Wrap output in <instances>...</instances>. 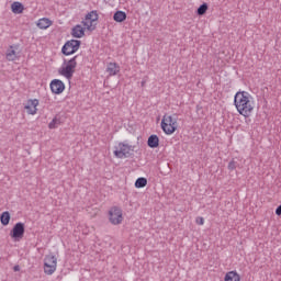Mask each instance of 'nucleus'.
Returning a JSON list of instances; mask_svg holds the SVG:
<instances>
[{
  "label": "nucleus",
  "mask_w": 281,
  "mask_h": 281,
  "mask_svg": "<svg viewBox=\"0 0 281 281\" xmlns=\"http://www.w3.org/2000/svg\"><path fill=\"white\" fill-rule=\"evenodd\" d=\"M234 105L239 115L243 117H251L256 111V99L251 93L239 90L234 95Z\"/></svg>",
  "instance_id": "1"
},
{
  "label": "nucleus",
  "mask_w": 281,
  "mask_h": 281,
  "mask_svg": "<svg viewBox=\"0 0 281 281\" xmlns=\"http://www.w3.org/2000/svg\"><path fill=\"white\" fill-rule=\"evenodd\" d=\"M160 127L165 135H175L179 128V119L177 114H165L161 119Z\"/></svg>",
  "instance_id": "2"
},
{
  "label": "nucleus",
  "mask_w": 281,
  "mask_h": 281,
  "mask_svg": "<svg viewBox=\"0 0 281 281\" xmlns=\"http://www.w3.org/2000/svg\"><path fill=\"white\" fill-rule=\"evenodd\" d=\"M76 67H78V55L70 59H65L63 65L58 68V74L66 78V80H71L74 74H76Z\"/></svg>",
  "instance_id": "3"
},
{
  "label": "nucleus",
  "mask_w": 281,
  "mask_h": 281,
  "mask_svg": "<svg viewBox=\"0 0 281 281\" xmlns=\"http://www.w3.org/2000/svg\"><path fill=\"white\" fill-rule=\"evenodd\" d=\"M135 153V146L128 144L127 142L119 143L114 147V156L117 159H126V157H131Z\"/></svg>",
  "instance_id": "4"
},
{
  "label": "nucleus",
  "mask_w": 281,
  "mask_h": 281,
  "mask_svg": "<svg viewBox=\"0 0 281 281\" xmlns=\"http://www.w3.org/2000/svg\"><path fill=\"white\" fill-rule=\"evenodd\" d=\"M108 221L111 225L117 226L124 223V211L120 206H112L108 211Z\"/></svg>",
  "instance_id": "5"
},
{
  "label": "nucleus",
  "mask_w": 281,
  "mask_h": 281,
  "mask_svg": "<svg viewBox=\"0 0 281 281\" xmlns=\"http://www.w3.org/2000/svg\"><path fill=\"white\" fill-rule=\"evenodd\" d=\"M58 267V259L54 255H47L44 258V273L46 276H54L56 273V269Z\"/></svg>",
  "instance_id": "6"
},
{
  "label": "nucleus",
  "mask_w": 281,
  "mask_h": 281,
  "mask_svg": "<svg viewBox=\"0 0 281 281\" xmlns=\"http://www.w3.org/2000/svg\"><path fill=\"white\" fill-rule=\"evenodd\" d=\"M98 11H91L89 12L85 20L81 22L85 30H87L88 32H93V30H95L97 25H98Z\"/></svg>",
  "instance_id": "7"
},
{
  "label": "nucleus",
  "mask_w": 281,
  "mask_h": 281,
  "mask_svg": "<svg viewBox=\"0 0 281 281\" xmlns=\"http://www.w3.org/2000/svg\"><path fill=\"white\" fill-rule=\"evenodd\" d=\"M25 236V224L23 222H18L10 232V237L14 243L23 240Z\"/></svg>",
  "instance_id": "8"
},
{
  "label": "nucleus",
  "mask_w": 281,
  "mask_h": 281,
  "mask_svg": "<svg viewBox=\"0 0 281 281\" xmlns=\"http://www.w3.org/2000/svg\"><path fill=\"white\" fill-rule=\"evenodd\" d=\"M80 44L81 43L78 40H70L65 43V45L61 48V53L64 54V56H71L76 54L78 49H80Z\"/></svg>",
  "instance_id": "9"
},
{
  "label": "nucleus",
  "mask_w": 281,
  "mask_h": 281,
  "mask_svg": "<svg viewBox=\"0 0 281 281\" xmlns=\"http://www.w3.org/2000/svg\"><path fill=\"white\" fill-rule=\"evenodd\" d=\"M38 104H41L38 99H29L23 103L24 111H26L27 115H36L38 113Z\"/></svg>",
  "instance_id": "10"
},
{
  "label": "nucleus",
  "mask_w": 281,
  "mask_h": 281,
  "mask_svg": "<svg viewBox=\"0 0 281 281\" xmlns=\"http://www.w3.org/2000/svg\"><path fill=\"white\" fill-rule=\"evenodd\" d=\"M49 88L54 95H60L65 91V82L60 79H53L49 83Z\"/></svg>",
  "instance_id": "11"
},
{
  "label": "nucleus",
  "mask_w": 281,
  "mask_h": 281,
  "mask_svg": "<svg viewBox=\"0 0 281 281\" xmlns=\"http://www.w3.org/2000/svg\"><path fill=\"white\" fill-rule=\"evenodd\" d=\"M105 71L110 77L117 76V74L121 71L120 64L113 61L109 63L106 65Z\"/></svg>",
  "instance_id": "12"
},
{
  "label": "nucleus",
  "mask_w": 281,
  "mask_h": 281,
  "mask_svg": "<svg viewBox=\"0 0 281 281\" xmlns=\"http://www.w3.org/2000/svg\"><path fill=\"white\" fill-rule=\"evenodd\" d=\"M52 25H54V22L49 18H41L36 22V27H38V30H48Z\"/></svg>",
  "instance_id": "13"
},
{
  "label": "nucleus",
  "mask_w": 281,
  "mask_h": 281,
  "mask_svg": "<svg viewBox=\"0 0 281 281\" xmlns=\"http://www.w3.org/2000/svg\"><path fill=\"white\" fill-rule=\"evenodd\" d=\"M85 27H82V25L77 24L72 30H71V35L74 36V38H82V36H85Z\"/></svg>",
  "instance_id": "14"
},
{
  "label": "nucleus",
  "mask_w": 281,
  "mask_h": 281,
  "mask_svg": "<svg viewBox=\"0 0 281 281\" xmlns=\"http://www.w3.org/2000/svg\"><path fill=\"white\" fill-rule=\"evenodd\" d=\"M224 281H240V274L236 270L226 272Z\"/></svg>",
  "instance_id": "15"
},
{
  "label": "nucleus",
  "mask_w": 281,
  "mask_h": 281,
  "mask_svg": "<svg viewBox=\"0 0 281 281\" xmlns=\"http://www.w3.org/2000/svg\"><path fill=\"white\" fill-rule=\"evenodd\" d=\"M19 49L16 46H10V48L7 52V59L14 61L19 58V53L16 52Z\"/></svg>",
  "instance_id": "16"
},
{
  "label": "nucleus",
  "mask_w": 281,
  "mask_h": 281,
  "mask_svg": "<svg viewBox=\"0 0 281 281\" xmlns=\"http://www.w3.org/2000/svg\"><path fill=\"white\" fill-rule=\"evenodd\" d=\"M25 10V7H23V3L15 1L11 4V11L13 14H23V11Z\"/></svg>",
  "instance_id": "17"
},
{
  "label": "nucleus",
  "mask_w": 281,
  "mask_h": 281,
  "mask_svg": "<svg viewBox=\"0 0 281 281\" xmlns=\"http://www.w3.org/2000/svg\"><path fill=\"white\" fill-rule=\"evenodd\" d=\"M147 146L149 148H159V136L153 134L147 139Z\"/></svg>",
  "instance_id": "18"
},
{
  "label": "nucleus",
  "mask_w": 281,
  "mask_h": 281,
  "mask_svg": "<svg viewBox=\"0 0 281 281\" xmlns=\"http://www.w3.org/2000/svg\"><path fill=\"white\" fill-rule=\"evenodd\" d=\"M113 20L116 23H124V21L126 20V12L124 11H116L113 15Z\"/></svg>",
  "instance_id": "19"
},
{
  "label": "nucleus",
  "mask_w": 281,
  "mask_h": 281,
  "mask_svg": "<svg viewBox=\"0 0 281 281\" xmlns=\"http://www.w3.org/2000/svg\"><path fill=\"white\" fill-rule=\"evenodd\" d=\"M63 124V121L60 120V116H55L53 120L48 123V128L50 131H54V128H58Z\"/></svg>",
  "instance_id": "20"
},
{
  "label": "nucleus",
  "mask_w": 281,
  "mask_h": 281,
  "mask_svg": "<svg viewBox=\"0 0 281 281\" xmlns=\"http://www.w3.org/2000/svg\"><path fill=\"white\" fill-rule=\"evenodd\" d=\"M10 212L4 211L1 215H0V223L1 225H3L4 227L10 225Z\"/></svg>",
  "instance_id": "21"
},
{
  "label": "nucleus",
  "mask_w": 281,
  "mask_h": 281,
  "mask_svg": "<svg viewBox=\"0 0 281 281\" xmlns=\"http://www.w3.org/2000/svg\"><path fill=\"white\" fill-rule=\"evenodd\" d=\"M148 186V180L146 178H138L135 181V188H146Z\"/></svg>",
  "instance_id": "22"
},
{
  "label": "nucleus",
  "mask_w": 281,
  "mask_h": 281,
  "mask_svg": "<svg viewBox=\"0 0 281 281\" xmlns=\"http://www.w3.org/2000/svg\"><path fill=\"white\" fill-rule=\"evenodd\" d=\"M207 10H209L207 3H203L198 8L196 13L199 16H203V14L207 12Z\"/></svg>",
  "instance_id": "23"
},
{
  "label": "nucleus",
  "mask_w": 281,
  "mask_h": 281,
  "mask_svg": "<svg viewBox=\"0 0 281 281\" xmlns=\"http://www.w3.org/2000/svg\"><path fill=\"white\" fill-rule=\"evenodd\" d=\"M236 168H237V162H236V160H231V161L228 162V170H236Z\"/></svg>",
  "instance_id": "24"
},
{
  "label": "nucleus",
  "mask_w": 281,
  "mask_h": 281,
  "mask_svg": "<svg viewBox=\"0 0 281 281\" xmlns=\"http://www.w3.org/2000/svg\"><path fill=\"white\" fill-rule=\"evenodd\" d=\"M196 225H205V218L203 217H196L195 218Z\"/></svg>",
  "instance_id": "25"
},
{
  "label": "nucleus",
  "mask_w": 281,
  "mask_h": 281,
  "mask_svg": "<svg viewBox=\"0 0 281 281\" xmlns=\"http://www.w3.org/2000/svg\"><path fill=\"white\" fill-rule=\"evenodd\" d=\"M277 216H281V205L276 209Z\"/></svg>",
  "instance_id": "26"
},
{
  "label": "nucleus",
  "mask_w": 281,
  "mask_h": 281,
  "mask_svg": "<svg viewBox=\"0 0 281 281\" xmlns=\"http://www.w3.org/2000/svg\"><path fill=\"white\" fill-rule=\"evenodd\" d=\"M13 269L14 271H19V266H15Z\"/></svg>",
  "instance_id": "27"
}]
</instances>
